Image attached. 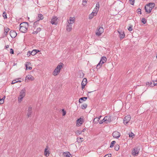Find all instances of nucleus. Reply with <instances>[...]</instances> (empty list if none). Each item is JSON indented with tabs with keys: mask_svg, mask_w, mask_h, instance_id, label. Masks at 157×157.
Returning <instances> with one entry per match:
<instances>
[{
	"mask_svg": "<svg viewBox=\"0 0 157 157\" xmlns=\"http://www.w3.org/2000/svg\"><path fill=\"white\" fill-rule=\"evenodd\" d=\"M82 85V89H83L84 88L85 86L86 85H85L84 84H81Z\"/></svg>",
	"mask_w": 157,
	"mask_h": 157,
	"instance_id": "864d4df0",
	"label": "nucleus"
},
{
	"mask_svg": "<svg viewBox=\"0 0 157 157\" xmlns=\"http://www.w3.org/2000/svg\"><path fill=\"white\" fill-rule=\"evenodd\" d=\"M92 91H90V92H88V93H90L91 92H92Z\"/></svg>",
	"mask_w": 157,
	"mask_h": 157,
	"instance_id": "e2e57ef3",
	"label": "nucleus"
},
{
	"mask_svg": "<svg viewBox=\"0 0 157 157\" xmlns=\"http://www.w3.org/2000/svg\"><path fill=\"white\" fill-rule=\"evenodd\" d=\"M119 146L118 144L116 145L114 147V149L115 150L118 151L119 149Z\"/></svg>",
	"mask_w": 157,
	"mask_h": 157,
	"instance_id": "f704fd0d",
	"label": "nucleus"
},
{
	"mask_svg": "<svg viewBox=\"0 0 157 157\" xmlns=\"http://www.w3.org/2000/svg\"><path fill=\"white\" fill-rule=\"evenodd\" d=\"M79 77L81 78H83L84 75V73L82 71H80L79 72Z\"/></svg>",
	"mask_w": 157,
	"mask_h": 157,
	"instance_id": "c756f323",
	"label": "nucleus"
},
{
	"mask_svg": "<svg viewBox=\"0 0 157 157\" xmlns=\"http://www.w3.org/2000/svg\"><path fill=\"white\" fill-rule=\"evenodd\" d=\"M2 16L4 18V19H6L7 18V13L5 12H4L3 13Z\"/></svg>",
	"mask_w": 157,
	"mask_h": 157,
	"instance_id": "4c0bfd02",
	"label": "nucleus"
},
{
	"mask_svg": "<svg viewBox=\"0 0 157 157\" xmlns=\"http://www.w3.org/2000/svg\"><path fill=\"white\" fill-rule=\"evenodd\" d=\"M62 112H63L62 115L63 116H65L66 115V112L64 110V109H62Z\"/></svg>",
	"mask_w": 157,
	"mask_h": 157,
	"instance_id": "a18cd8bd",
	"label": "nucleus"
},
{
	"mask_svg": "<svg viewBox=\"0 0 157 157\" xmlns=\"http://www.w3.org/2000/svg\"><path fill=\"white\" fill-rule=\"evenodd\" d=\"M82 132V131L81 130H78L76 131L75 133L77 135H79L81 134Z\"/></svg>",
	"mask_w": 157,
	"mask_h": 157,
	"instance_id": "58836bf2",
	"label": "nucleus"
},
{
	"mask_svg": "<svg viewBox=\"0 0 157 157\" xmlns=\"http://www.w3.org/2000/svg\"><path fill=\"white\" fill-rule=\"evenodd\" d=\"M154 84V82L153 81V80L150 82H147L146 83V84L147 85H148L150 86L151 87H153L154 86H153Z\"/></svg>",
	"mask_w": 157,
	"mask_h": 157,
	"instance_id": "aec40b11",
	"label": "nucleus"
},
{
	"mask_svg": "<svg viewBox=\"0 0 157 157\" xmlns=\"http://www.w3.org/2000/svg\"><path fill=\"white\" fill-rule=\"evenodd\" d=\"M39 20H37L36 21L34 22L33 23V27H35L37 25L39 24Z\"/></svg>",
	"mask_w": 157,
	"mask_h": 157,
	"instance_id": "72a5a7b5",
	"label": "nucleus"
},
{
	"mask_svg": "<svg viewBox=\"0 0 157 157\" xmlns=\"http://www.w3.org/2000/svg\"><path fill=\"white\" fill-rule=\"evenodd\" d=\"M87 98V97H83L80 98L79 100V102L80 103H82V101H85Z\"/></svg>",
	"mask_w": 157,
	"mask_h": 157,
	"instance_id": "6ab92c4d",
	"label": "nucleus"
},
{
	"mask_svg": "<svg viewBox=\"0 0 157 157\" xmlns=\"http://www.w3.org/2000/svg\"><path fill=\"white\" fill-rule=\"evenodd\" d=\"M103 122H105V121H104V119L103 120L100 121L99 122V123L100 124H101L103 123Z\"/></svg>",
	"mask_w": 157,
	"mask_h": 157,
	"instance_id": "de8ad7c7",
	"label": "nucleus"
},
{
	"mask_svg": "<svg viewBox=\"0 0 157 157\" xmlns=\"http://www.w3.org/2000/svg\"><path fill=\"white\" fill-rule=\"evenodd\" d=\"M155 4L153 2H150L146 5V6L148 7H149L151 8L152 9L155 6Z\"/></svg>",
	"mask_w": 157,
	"mask_h": 157,
	"instance_id": "dca6fc26",
	"label": "nucleus"
},
{
	"mask_svg": "<svg viewBox=\"0 0 157 157\" xmlns=\"http://www.w3.org/2000/svg\"><path fill=\"white\" fill-rule=\"evenodd\" d=\"M25 88L23 89L20 93V97L18 98V101L20 102L23 98L25 97Z\"/></svg>",
	"mask_w": 157,
	"mask_h": 157,
	"instance_id": "39448f33",
	"label": "nucleus"
},
{
	"mask_svg": "<svg viewBox=\"0 0 157 157\" xmlns=\"http://www.w3.org/2000/svg\"><path fill=\"white\" fill-rule=\"evenodd\" d=\"M112 135L114 138L117 139L120 136L121 134L120 132L116 131L113 133Z\"/></svg>",
	"mask_w": 157,
	"mask_h": 157,
	"instance_id": "9d476101",
	"label": "nucleus"
},
{
	"mask_svg": "<svg viewBox=\"0 0 157 157\" xmlns=\"http://www.w3.org/2000/svg\"><path fill=\"white\" fill-rule=\"evenodd\" d=\"M115 143H116V141H112L111 143V144H110V148L113 147L114 145L115 144Z\"/></svg>",
	"mask_w": 157,
	"mask_h": 157,
	"instance_id": "e433bc0d",
	"label": "nucleus"
},
{
	"mask_svg": "<svg viewBox=\"0 0 157 157\" xmlns=\"http://www.w3.org/2000/svg\"><path fill=\"white\" fill-rule=\"evenodd\" d=\"M9 48V45H7L5 46V48L6 49H7Z\"/></svg>",
	"mask_w": 157,
	"mask_h": 157,
	"instance_id": "4d7b16f0",
	"label": "nucleus"
},
{
	"mask_svg": "<svg viewBox=\"0 0 157 157\" xmlns=\"http://www.w3.org/2000/svg\"><path fill=\"white\" fill-rule=\"evenodd\" d=\"M71 24L68 23V25H67V31L69 32L72 29Z\"/></svg>",
	"mask_w": 157,
	"mask_h": 157,
	"instance_id": "4be33fe9",
	"label": "nucleus"
},
{
	"mask_svg": "<svg viewBox=\"0 0 157 157\" xmlns=\"http://www.w3.org/2000/svg\"><path fill=\"white\" fill-rule=\"evenodd\" d=\"M83 122V119L80 118L77 121L76 125L78 126H80L81 124H82Z\"/></svg>",
	"mask_w": 157,
	"mask_h": 157,
	"instance_id": "9b49d317",
	"label": "nucleus"
},
{
	"mask_svg": "<svg viewBox=\"0 0 157 157\" xmlns=\"http://www.w3.org/2000/svg\"><path fill=\"white\" fill-rule=\"evenodd\" d=\"M37 51H35V52H37V53L39 52L40 51L38 50H36Z\"/></svg>",
	"mask_w": 157,
	"mask_h": 157,
	"instance_id": "680f3d73",
	"label": "nucleus"
},
{
	"mask_svg": "<svg viewBox=\"0 0 157 157\" xmlns=\"http://www.w3.org/2000/svg\"><path fill=\"white\" fill-rule=\"evenodd\" d=\"M99 2H98L96 5V8H95V11H98L99 9Z\"/></svg>",
	"mask_w": 157,
	"mask_h": 157,
	"instance_id": "cd10ccee",
	"label": "nucleus"
},
{
	"mask_svg": "<svg viewBox=\"0 0 157 157\" xmlns=\"http://www.w3.org/2000/svg\"><path fill=\"white\" fill-rule=\"evenodd\" d=\"M87 104H83V105H81V108L82 109H86L87 108Z\"/></svg>",
	"mask_w": 157,
	"mask_h": 157,
	"instance_id": "2f4dec72",
	"label": "nucleus"
},
{
	"mask_svg": "<svg viewBox=\"0 0 157 157\" xmlns=\"http://www.w3.org/2000/svg\"><path fill=\"white\" fill-rule=\"evenodd\" d=\"M145 12L148 13H150L152 10L151 8L149 7H147L146 6H145Z\"/></svg>",
	"mask_w": 157,
	"mask_h": 157,
	"instance_id": "a211bd4d",
	"label": "nucleus"
},
{
	"mask_svg": "<svg viewBox=\"0 0 157 157\" xmlns=\"http://www.w3.org/2000/svg\"><path fill=\"white\" fill-rule=\"evenodd\" d=\"M36 51H37L36 49H34L31 52H30V51H29L28 52L27 55L28 56L29 55V56H30L31 55L34 56L37 53V52H35Z\"/></svg>",
	"mask_w": 157,
	"mask_h": 157,
	"instance_id": "2eb2a0df",
	"label": "nucleus"
},
{
	"mask_svg": "<svg viewBox=\"0 0 157 157\" xmlns=\"http://www.w3.org/2000/svg\"><path fill=\"white\" fill-rule=\"evenodd\" d=\"M104 120L106 123H109L112 121L111 116H106L104 117Z\"/></svg>",
	"mask_w": 157,
	"mask_h": 157,
	"instance_id": "0eeeda50",
	"label": "nucleus"
},
{
	"mask_svg": "<svg viewBox=\"0 0 157 157\" xmlns=\"http://www.w3.org/2000/svg\"><path fill=\"white\" fill-rule=\"evenodd\" d=\"M28 69L29 70H30L32 69V67H28Z\"/></svg>",
	"mask_w": 157,
	"mask_h": 157,
	"instance_id": "052dcab7",
	"label": "nucleus"
},
{
	"mask_svg": "<svg viewBox=\"0 0 157 157\" xmlns=\"http://www.w3.org/2000/svg\"><path fill=\"white\" fill-rule=\"evenodd\" d=\"M10 35L12 38H14L16 36L17 33L15 31L11 30L10 32Z\"/></svg>",
	"mask_w": 157,
	"mask_h": 157,
	"instance_id": "4468645a",
	"label": "nucleus"
},
{
	"mask_svg": "<svg viewBox=\"0 0 157 157\" xmlns=\"http://www.w3.org/2000/svg\"><path fill=\"white\" fill-rule=\"evenodd\" d=\"M47 147H48L47 146L44 150V155L47 157L48 156L49 154V151L48 150Z\"/></svg>",
	"mask_w": 157,
	"mask_h": 157,
	"instance_id": "412c9836",
	"label": "nucleus"
},
{
	"mask_svg": "<svg viewBox=\"0 0 157 157\" xmlns=\"http://www.w3.org/2000/svg\"><path fill=\"white\" fill-rule=\"evenodd\" d=\"M21 79V78H19L18 79H15V80H16V82H22L23 81V79H22V80H19L18 79Z\"/></svg>",
	"mask_w": 157,
	"mask_h": 157,
	"instance_id": "49530a36",
	"label": "nucleus"
},
{
	"mask_svg": "<svg viewBox=\"0 0 157 157\" xmlns=\"http://www.w3.org/2000/svg\"><path fill=\"white\" fill-rule=\"evenodd\" d=\"M106 60L107 59L105 57H102L100 62L97 65V68L98 69L99 68L101 67L102 64L106 62Z\"/></svg>",
	"mask_w": 157,
	"mask_h": 157,
	"instance_id": "20e7f679",
	"label": "nucleus"
},
{
	"mask_svg": "<svg viewBox=\"0 0 157 157\" xmlns=\"http://www.w3.org/2000/svg\"><path fill=\"white\" fill-rule=\"evenodd\" d=\"M140 149V147L139 146H136L133 148L132 151V154L134 156H136L138 155L139 151Z\"/></svg>",
	"mask_w": 157,
	"mask_h": 157,
	"instance_id": "7ed1b4c3",
	"label": "nucleus"
},
{
	"mask_svg": "<svg viewBox=\"0 0 157 157\" xmlns=\"http://www.w3.org/2000/svg\"><path fill=\"white\" fill-rule=\"evenodd\" d=\"M57 18L56 17L53 16L51 19V23L52 25H56L58 23Z\"/></svg>",
	"mask_w": 157,
	"mask_h": 157,
	"instance_id": "6e6552de",
	"label": "nucleus"
},
{
	"mask_svg": "<svg viewBox=\"0 0 157 157\" xmlns=\"http://www.w3.org/2000/svg\"><path fill=\"white\" fill-rule=\"evenodd\" d=\"M129 2L131 4L133 5L134 4V0H129Z\"/></svg>",
	"mask_w": 157,
	"mask_h": 157,
	"instance_id": "c03bdc74",
	"label": "nucleus"
},
{
	"mask_svg": "<svg viewBox=\"0 0 157 157\" xmlns=\"http://www.w3.org/2000/svg\"><path fill=\"white\" fill-rule=\"evenodd\" d=\"M63 154L64 157H70L69 154L71 155L69 152H64Z\"/></svg>",
	"mask_w": 157,
	"mask_h": 157,
	"instance_id": "393cba45",
	"label": "nucleus"
},
{
	"mask_svg": "<svg viewBox=\"0 0 157 157\" xmlns=\"http://www.w3.org/2000/svg\"><path fill=\"white\" fill-rule=\"evenodd\" d=\"M5 96H4V97L2 98V100H3V101H4V99H5Z\"/></svg>",
	"mask_w": 157,
	"mask_h": 157,
	"instance_id": "13d9d810",
	"label": "nucleus"
},
{
	"mask_svg": "<svg viewBox=\"0 0 157 157\" xmlns=\"http://www.w3.org/2000/svg\"><path fill=\"white\" fill-rule=\"evenodd\" d=\"M32 113V107L30 106L28 108V113L27 114V116L28 117H29L31 116V115Z\"/></svg>",
	"mask_w": 157,
	"mask_h": 157,
	"instance_id": "ddd939ff",
	"label": "nucleus"
},
{
	"mask_svg": "<svg viewBox=\"0 0 157 157\" xmlns=\"http://www.w3.org/2000/svg\"><path fill=\"white\" fill-rule=\"evenodd\" d=\"M31 63L29 62H27L25 64V67H26V70H28V66Z\"/></svg>",
	"mask_w": 157,
	"mask_h": 157,
	"instance_id": "79ce46f5",
	"label": "nucleus"
},
{
	"mask_svg": "<svg viewBox=\"0 0 157 157\" xmlns=\"http://www.w3.org/2000/svg\"><path fill=\"white\" fill-rule=\"evenodd\" d=\"M63 63H60L53 72V75L54 76L57 75L60 72L61 68L63 67Z\"/></svg>",
	"mask_w": 157,
	"mask_h": 157,
	"instance_id": "f03ea898",
	"label": "nucleus"
},
{
	"mask_svg": "<svg viewBox=\"0 0 157 157\" xmlns=\"http://www.w3.org/2000/svg\"><path fill=\"white\" fill-rule=\"evenodd\" d=\"M94 13L95 12H93L90 14L89 15V19H91L94 16Z\"/></svg>",
	"mask_w": 157,
	"mask_h": 157,
	"instance_id": "7c9ffc66",
	"label": "nucleus"
},
{
	"mask_svg": "<svg viewBox=\"0 0 157 157\" xmlns=\"http://www.w3.org/2000/svg\"><path fill=\"white\" fill-rule=\"evenodd\" d=\"M87 83V80L86 78H85L83 79L82 82L81 84H84L86 85Z\"/></svg>",
	"mask_w": 157,
	"mask_h": 157,
	"instance_id": "bb28decb",
	"label": "nucleus"
},
{
	"mask_svg": "<svg viewBox=\"0 0 157 157\" xmlns=\"http://www.w3.org/2000/svg\"><path fill=\"white\" fill-rule=\"evenodd\" d=\"M28 56H29V55H28Z\"/></svg>",
	"mask_w": 157,
	"mask_h": 157,
	"instance_id": "338daca9",
	"label": "nucleus"
},
{
	"mask_svg": "<svg viewBox=\"0 0 157 157\" xmlns=\"http://www.w3.org/2000/svg\"><path fill=\"white\" fill-rule=\"evenodd\" d=\"M153 81L154 82V85H153V86H157V80H155V81L153 80Z\"/></svg>",
	"mask_w": 157,
	"mask_h": 157,
	"instance_id": "603ef678",
	"label": "nucleus"
},
{
	"mask_svg": "<svg viewBox=\"0 0 157 157\" xmlns=\"http://www.w3.org/2000/svg\"><path fill=\"white\" fill-rule=\"evenodd\" d=\"M33 77L31 75H27L25 78V80H26L27 79L29 80H30L32 79V78H33Z\"/></svg>",
	"mask_w": 157,
	"mask_h": 157,
	"instance_id": "473e14b6",
	"label": "nucleus"
},
{
	"mask_svg": "<svg viewBox=\"0 0 157 157\" xmlns=\"http://www.w3.org/2000/svg\"><path fill=\"white\" fill-rule=\"evenodd\" d=\"M20 31L22 33H26L29 26L28 23L27 22H22L20 24Z\"/></svg>",
	"mask_w": 157,
	"mask_h": 157,
	"instance_id": "f257e3e1",
	"label": "nucleus"
},
{
	"mask_svg": "<svg viewBox=\"0 0 157 157\" xmlns=\"http://www.w3.org/2000/svg\"><path fill=\"white\" fill-rule=\"evenodd\" d=\"M132 25H131L128 28V31H132Z\"/></svg>",
	"mask_w": 157,
	"mask_h": 157,
	"instance_id": "a19ab883",
	"label": "nucleus"
},
{
	"mask_svg": "<svg viewBox=\"0 0 157 157\" xmlns=\"http://www.w3.org/2000/svg\"><path fill=\"white\" fill-rule=\"evenodd\" d=\"M75 17H70L69 20L68 21V23L71 24H73L75 22Z\"/></svg>",
	"mask_w": 157,
	"mask_h": 157,
	"instance_id": "f3484780",
	"label": "nucleus"
},
{
	"mask_svg": "<svg viewBox=\"0 0 157 157\" xmlns=\"http://www.w3.org/2000/svg\"><path fill=\"white\" fill-rule=\"evenodd\" d=\"M86 129L85 128H83L82 130V132H84L86 131Z\"/></svg>",
	"mask_w": 157,
	"mask_h": 157,
	"instance_id": "bf43d9fd",
	"label": "nucleus"
},
{
	"mask_svg": "<svg viewBox=\"0 0 157 157\" xmlns=\"http://www.w3.org/2000/svg\"><path fill=\"white\" fill-rule=\"evenodd\" d=\"M41 30V28L40 27L38 28L36 31H34L32 33L33 34H37Z\"/></svg>",
	"mask_w": 157,
	"mask_h": 157,
	"instance_id": "5701e85b",
	"label": "nucleus"
},
{
	"mask_svg": "<svg viewBox=\"0 0 157 157\" xmlns=\"http://www.w3.org/2000/svg\"><path fill=\"white\" fill-rule=\"evenodd\" d=\"M0 101L1 103H2V104H3L4 103V101H3L2 99H0Z\"/></svg>",
	"mask_w": 157,
	"mask_h": 157,
	"instance_id": "6e6d98bb",
	"label": "nucleus"
},
{
	"mask_svg": "<svg viewBox=\"0 0 157 157\" xmlns=\"http://www.w3.org/2000/svg\"><path fill=\"white\" fill-rule=\"evenodd\" d=\"M101 117V116L100 117H96L94 118L93 121V122L94 123H97L98 122V121H99Z\"/></svg>",
	"mask_w": 157,
	"mask_h": 157,
	"instance_id": "a878e982",
	"label": "nucleus"
},
{
	"mask_svg": "<svg viewBox=\"0 0 157 157\" xmlns=\"http://www.w3.org/2000/svg\"><path fill=\"white\" fill-rule=\"evenodd\" d=\"M104 32V29L102 27H98L96 32V35L98 36H100Z\"/></svg>",
	"mask_w": 157,
	"mask_h": 157,
	"instance_id": "423d86ee",
	"label": "nucleus"
},
{
	"mask_svg": "<svg viewBox=\"0 0 157 157\" xmlns=\"http://www.w3.org/2000/svg\"><path fill=\"white\" fill-rule=\"evenodd\" d=\"M4 30V34L6 36L8 32L10 30V29L8 28H7L6 29L5 28Z\"/></svg>",
	"mask_w": 157,
	"mask_h": 157,
	"instance_id": "c85d7f7f",
	"label": "nucleus"
},
{
	"mask_svg": "<svg viewBox=\"0 0 157 157\" xmlns=\"http://www.w3.org/2000/svg\"><path fill=\"white\" fill-rule=\"evenodd\" d=\"M10 53L12 54H13L14 53V51L11 48L10 49Z\"/></svg>",
	"mask_w": 157,
	"mask_h": 157,
	"instance_id": "3c124183",
	"label": "nucleus"
},
{
	"mask_svg": "<svg viewBox=\"0 0 157 157\" xmlns=\"http://www.w3.org/2000/svg\"><path fill=\"white\" fill-rule=\"evenodd\" d=\"M95 11V10L94 9V10H93V11Z\"/></svg>",
	"mask_w": 157,
	"mask_h": 157,
	"instance_id": "69168bd1",
	"label": "nucleus"
},
{
	"mask_svg": "<svg viewBox=\"0 0 157 157\" xmlns=\"http://www.w3.org/2000/svg\"><path fill=\"white\" fill-rule=\"evenodd\" d=\"M14 65H16L17 64V63L15 64L14 63Z\"/></svg>",
	"mask_w": 157,
	"mask_h": 157,
	"instance_id": "0e129e2a",
	"label": "nucleus"
},
{
	"mask_svg": "<svg viewBox=\"0 0 157 157\" xmlns=\"http://www.w3.org/2000/svg\"><path fill=\"white\" fill-rule=\"evenodd\" d=\"M141 9H138V10H137V13H139L140 14H141Z\"/></svg>",
	"mask_w": 157,
	"mask_h": 157,
	"instance_id": "09e8293b",
	"label": "nucleus"
},
{
	"mask_svg": "<svg viewBox=\"0 0 157 157\" xmlns=\"http://www.w3.org/2000/svg\"><path fill=\"white\" fill-rule=\"evenodd\" d=\"M141 22L144 24H145L147 22V21L145 18H143L141 20Z\"/></svg>",
	"mask_w": 157,
	"mask_h": 157,
	"instance_id": "c9c22d12",
	"label": "nucleus"
},
{
	"mask_svg": "<svg viewBox=\"0 0 157 157\" xmlns=\"http://www.w3.org/2000/svg\"><path fill=\"white\" fill-rule=\"evenodd\" d=\"M37 17V19H38L37 20H39V21L40 20H41L43 19L44 18V17H43V15H42L41 14H38V17Z\"/></svg>",
	"mask_w": 157,
	"mask_h": 157,
	"instance_id": "b1692460",
	"label": "nucleus"
},
{
	"mask_svg": "<svg viewBox=\"0 0 157 157\" xmlns=\"http://www.w3.org/2000/svg\"><path fill=\"white\" fill-rule=\"evenodd\" d=\"M83 138H77V141L78 142H82L83 141Z\"/></svg>",
	"mask_w": 157,
	"mask_h": 157,
	"instance_id": "ea45409f",
	"label": "nucleus"
},
{
	"mask_svg": "<svg viewBox=\"0 0 157 157\" xmlns=\"http://www.w3.org/2000/svg\"><path fill=\"white\" fill-rule=\"evenodd\" d=\"M118 32L119 34V36L121 40H122L123 39L125 36V34L124 32L122 31H118Z\"/></svg>",
	"mask_w": 157,
	"mask_h": 157,
	"instance_id": "f8f14e48",
	"label": "nucleus"
},
{
	"mask_svg": "<svg viewBox=\"0 0 157 157\" xmlns=\"http://www.w3.org/2000/svg\"><path fill=\"white\" fill-rule=\"evenodd\" d=\"M111 154L105 155L104 157H111Z\"/></svg>",
	"mask_w": 157,
	"mask_h": 157,
	"instance_id": "8fccbe9b",
	"label": "nucleus"
},
{
	"mask_svg": "<svg viewBox=\"0 0 157 157\" xmlns=\"http://www.w3.org/2000/svg\"><path fill=\"white\" fill-rule=\"evenodd\" d=\"M17 82H16V80H13L11 83L12 84H14Z\"/></svg>",
	"mask_w": 157,
	"mask_h": 157,
	"instance_id": "5fc2aeb1",
	"label": "nucleus"
},
{
	"mask_svg": "<svg viewBox=\"0 0 157 157\" xmlns=\"http://www.w3.org/2000/svg\"><path fill=\"white\" fill-rule=\"evenodd\" d=\"M129 137H132V138H133V136H134V135L132 132H131L130 133H129Z\"/></svg>",
	"mask_w": 157,
	"mask_h": 157,
	"instance_id": "37998d69",
	"label": "nucleus"
},
{
	"mask_svg": "<svg viewBox=\"0 0 157 157\" xmlns=\"http://www.w3.org/2000/svg\"><path fill=\"white\" fill-rule=\"evenodd\" d=\"M131 119L130 116L129 115H127L124 117V119L123 123L125 124H127L129 121Z\"/></svg>",
	"mask_w": 157,
	"mask_h": 157,
	"instance_id": "1a4fd4ad",
	"label": "nucleus"
}]
</instances>
